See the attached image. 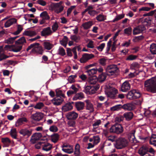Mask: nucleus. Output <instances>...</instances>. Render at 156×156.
Listing matches in <instances>:
<instances>
[{
    "label": "nucleus",
    "mask_w": 156,
    "mask_h": 156,
    "mask_svg": "<svg viewBox=\"0 0 156 156\" xmlns=\"http://www.w3.org/2000/svg\"><path fill=\"white\" fill-rule=\"evenodd\" d=\"M121 108H122V106L121 105H118L112 107L111 110L112 111L118 110Z\"/></svg>",
    "instance_id": "61"
},
{
    "label": "nucleus",
    "mask_w": 156,
    "mask_h": 156,
    "mask_svg": "<svg viewBox=\"0 0 156 156\" xmlns=\"http://www.w3.org/2000/svg\"><path fill=\"white\" fill-rule=\"evenodd\" d=\"M23 29V28L22 26L20 25H18L17 26V30L14 33V34L15 35H17L19 34Z\"/></svg>",
    "instance_id": "55"
},
{
    "label": "nucleus",
    "mask_w": 156,
    "mask_h": 156,
    "mask_svg": "<svg viewBox=\"0 0 156 156\" xmlns=\"http://www.w3.org/2000/svg\"><path fill=\"white\" fill-rule=\"evenodd\" d=\"M43 44L44 49L48 50L51 49L53 47L52 44L47 41L44 42Z\"/></svg>",
    "instance_id": "32"
},
{
    "label": "nucleus",
    "mask_w": 156,
    "mask_h": 156,
    "mask_svg": "<svg viewBox=\"0 0 156 156\" xmlns=\"http://www.w3.org/2000/svg\"><path fill=\"white\" fill-rule=\"evenodd\" d=\"M68 41V38L66 36H64L63 38L61 41H60V44L65 47H66Z\"/></svg>",
    "instance_id": "41"
},
{
    "label": "nucleus",
    "mask_w": 156,
    "mask_h": 156,
    "mask_svg": "<svg viewBox=\"0 0 156 156\" xmlns=\"http://www.w3.org/2000/svg\"><path fill=\"white\" fill-rule=\"evenodd\" d=\"M97 72V69H91L87 70L86 72L90 76H92L95 74Z\"/></svg>",
    "instance_id": "45"
},
{
    "label": "nucleus",
    "mask_w": 156,
    "mask_h": 156,
    "mask_svg": "<svg viewBox=\"0 0 156 156\" xmlns=\"http://www.w3.org/2000/svg\"><path fill=\"white\" fill-rule=\"evenodd\" d=\"M98 13V12L94 10H90L88 12V13L92 16H94L95 15L97 14Z\"/></svg>",
    "instance_id": "64"
},
{
    "label": "nucleus",
    "mask_w": 156,
    "mask_h": 156,
    "mask_svg": "<svg viewBox=\"0 0 156 156\" xmlns=\"http://www.w3.org/2000/svg\"><path fill=\"white\" fill-rule=\"evenodd\" d=\"M58 52V54L62 56H64L66 54L65 49L62 47L59 48Z\"/></svg>",
    "instance_id": "49"
},
{
    "label": "nucleus",
    "mask_w": 156,
    "mask_h": 156,
    "mask_svg": "<svg viewBox=\"0 0 156 156\" xmlns=\"http://www.w3.org/2000/svg\"><path fill=\"white\" fill-rule=\"evenodd\" d=\"M75 105L76 109L79 111L83 110L85 106L84 103L81 101L76 102Z\"/></svg>",
    "instance_id": "25"
},
{
    "label": "nucleus",
    "mask_w": 156,
    "mask_h": 156,
    "mask_svg": "<svg viewBox=\"0 0 156 156\" xmlns=\"http://www.w3.org/2000/svg\"><path fill=\"white\" fill-rule=\"evenodd\" d=\"M52 33L50 27H48L43 30L41 32V35L42 36H47L51 35Z\"/></svg>",
    "instance_id": "17"
},
{
    "label": "nucleus",
    "mask_w": 156,
    "mask_h": 156,
    "mask_svg": "<svg viewBox=\"0 0 156 156\" xmlns=\"http://www.w3.org/2000/svg\"><path fill=\"white\" fill-rule=\"evenodd\" d=\"M145 28L143 25H140L134 28L133 30V35H136L142 33L145 30Z\"/></svg>",
    "instance_id": "13"
},
{
    "label": "nucleus",
    "mask_w": 156,
    "mask_h": 156,
    "mask_svg": "<svg viewBox=\"0 0 156 156\" xmlns=\"http://www.w3.org/2000/svg\"><path fill=\"white\" fill-rule=\"evenodd\" d=\"M2 142L3 144V147H9L11 143V141L8 137L2 138L1 139Z\"/></svg>",
    "instance_id": "27"
},
{
    "label": "nucleus",
    "mask_w": 156,
    "mask_h": 156,
    "mask_svg": "<svg viewBox=\"0 0 156 156\" xmlns=\"http://www.w3.org/2000/svg\"><path fill=\"white\" fill-rule=\"evenodd\" d=\"M28 120L27 118L25 117H22L18 119L16 122L15 126L16 127L19 126L24 123H27Z\"/></svg>",
    "instance_id": "18"
},
{
    "label": "nucleus",
    "mask_w": 156,
    "mask_h": 156,
    "mask_svg": "<svg viewBox=\"0 0 156 156\" xmlns=\"http://www.w3.org/2000/svg\"><path fill=\"white\" fill-rule=\"evenodd\" d=\"M86 120L87 119L84 116L79 117L77 120V122L80 125H82L86 123L85 120Z\"/></svg>",
    "instance_id": "35"
},
{
    "label": "nucleus",
    "mask_w": 156,
    "mask_h": 156,
    "mask_svg": "<svg viewBox=\"0 0 156 156\" xmlns=\"http://www.w3.org/2000/svg\"><path fill=\"white\" fill-rule=\"evenodd\" d=\"M86 103V108L87 110L89 111L90 112H92L94 111V107L93 104L89 100H87L85 101Z\"/></svg>",
    "instance_id": "16"
},
{
    "label": "nucleus",
    "mask_w": 156,
    "mask_h": 156,
    "mask_svg": "<svg viewBox=\"0 0 156 156\" xmlns=\"http://www.w3.org/2000/svg\"><path fill=\"white\" fill-rule=\"evenodd\" d=\"M118 90L115 88L112 89V91H110L107 93L108 97L112 99L116 98V94L118 93Z\"/></svg>",
    "instance_id": "24"
},
{
    "label": "nucleus",
    "mask_w": 156,
    "mask_h": 156,
    "mask_svg": "<svg viewBox=\"0 0 156 156\" xmlns=\"http://www.w3.org/2000/svg\"><path fill=\"white\" fill-rule=\"evenodd\" d=\"M37 32L35 30H27L24 32L23 35L32 37L37 35Z\"/></svg>",
    "instance_id": "23"
},
{
    "label": "nucleus",
    "mask_w": 156,
    "mask_h": 156,
    "mask_svg": "<svg viewBox=\"0 0 156 156\" xmlns=\"http://www.w3.org/2000/svg\"><path fill=\"white\" fill-rule=\"evenodd\" d=\"M106 75L105 73H102L98 77V80L100 82L104 81L106 78Z\"/></svg>",
    "instance_id": "36"
},
{
    "label": "nucleus",
    "mask_w": 156,
    "mask_h": 156,
    "mask_svg": "<svg viewBox=\"0 0 156 156\" xmlns=\"http://www.w3.org/2000/svg\"><path fill=\"white\" fill-rule=\"evenodd\" d=\"M73 106L71 103H68L65 104L62 108V110L63 112H66L72 110Z\"/></svg>",
    "instance_id": "26"
},
{
    "label": "nucleus",
    "mask_w": 156,
    "mask_h": 156,
    "mask_svg": "<svg viewBox=\"0 0 156 156\" xmlns=\"http://www.w3.org/2000/svg\"><path fill=\"white\" fill-rule=\"evenodd\" d=\"M43 140H41L35 145V147L37 149L42 148Z\"/></svg>",
    "instance_id": "56"
},
{
    "label": "nucleus",
    "mask_w": 156,
    "mask_h": 156,
    "mask_svg": "<svg viewBox=\"0 0 156 156\" xmlns=\"http://www.w3.org/2000/svg\"><path fill=\"white\" fill-rule=\"evenodd\" d=\"M141 96V94L138 90L134 89L128 92L126 98L129 100H133L140 98Z\"/></svg>",
    "instance_id": "4"
},
{
    "label": "nucleus",
    "mask_w": 156,
    "mask_h": 156,
    "mask_svg": "<svg viewBox=\"0 0 156 156\" xmlns=\"http://www.w3.org/2000/svg\"><path fill=\"white\" fill-rule=\"evenodd\" d=\"M74 154L76 156H79L80 155V145L78 144H76L75 146Z\"/></svg>",
    "instance_id": "37"
},
{
    "label": "nucleus",
    "mask_w": 156,
    "mask_h": 156,
    "mask_svg": "<svg viewBox=\"0 0 156 156\" xmlns=\"http://www.w3.org/2000/svg\"><path fill=\"white\" fill-rule=\"evenodd\" d=\"M51 137L52 142L54 143H56L58 140L59 135L58 133H55L51 135Z\"/></svg>",
    "instance_id": "38"
},
{
    "label": "nucleus",
    "mask_w": 156,
    "mask_h": 156,
    "mask_svg": "<svg viewBox=\"0 0 156 156\" xmlns=\"http://www.w3.org/2000/svg\"><path fill=\"white\" fill-rule=\"evenodd\" d=\"M137 58V56L136 55H129L126 59L127 60H133Z\"/></svg>",
    "instance_id": "57"
},
{
    "label": "nucleus",
    "mask_w": 156,
    "mask_h": 156,
    "mask_svg": "<svg viewBox=\"0 0 156 156\" xmlns=\"http://www.w3.org/2000/svg\"><path fill=\"white\" fill-rule=\"evenodd\" d=\"M26 42V40L24 37H22L19 39L18 40L16 41V44L19 45H22Z\"/></svg>",
    "instance_id": "48"
},
{
    "label": "nucleus",
    "mask_w": 156,
    "mask_h": 156,
    "mask_svg": "<svg viewBox=\"0 0 156 156\" xmlns=\"http://www.w3.org/2000/svg\"><path fill=\"white\" fill-rule=\"evenodd\" d=\"M93 24V22L91 21H89L83 23L82 24V26L84 29L87 30L90 28Z\"/></svg>",
    "instance_id": "34"
},
{
    "label": "nucleus",
    "mask_w": 156,
    "mask_h": 156,
    "mask_svg": "<svg viewBox=\"0 0 156 156\" xmlns=\"http://www.w3.org/2000/svg\"><path fill=\"white\" fill-rule=\"evenodd\" d=\"M84 98V95L82 92H80L76 94L73 98V100H81Z\"/></svg>",
    "instance_id": "33"
},
{
    "label": "nucleus",
    "mask_w": 156,
    "mask_h": 156,
    "mask_svg": "<svg viewBox=\"0 0 156 156\" xmlns=\"http://www.w3.org/2000/svg\"><path fill=\"white\" fill-rule=\"evenodd\" d=\"M70 38L71 40L74 41L76 42H78L80 39V36H77L75 35L71 36Z\"/></svg>",
    "instance_id": "59"
},
{
    "label": "nucleus",
    "mask_w": 156,
    "mask_h": 156,
    "mask_svg": "<svg viewBox=\"0 0 156 156\" xmlns=\"http://www.w3.org/2000/svg\"><path fill=\"white\" fill-rule=\"evenodd\" d=\"M94 56V55L92 54H84L83 55L82 57L80 60V61L81 63H84L87 61L88 60L93 58Z\"/></svg>",
    "instance_id": "10"
},
{
    "label": "nucleus",
    "mask_w": 156,
    "mask_h": 156,
    "mask_svg": "<svg viewBox=\"0 0 156 156\" xmlns=\"http://www.w3.org/2000/svg\"><path fill=\"white\" fill-rule=\"evenodd\" d=\"M23 45H19L16 44L15 45L12 46V51L15 52L20 51L22 49Z\"/></svg>",
    "instance_id": "29"
},
{
    "label": "nucleus",
    "mask_w": 156,
    "mask_h": 156,
    "mask_svg": "<svg viewBox=\"0 0 156 156\" xmlns=\"http://www.w3.org/2000/svg\"><path fill=\"white\" fill-rule=\"evenodd\" d=\"M42 136V135L41 133H35L32 135L30 141L31 143L34 144L35 143L37 140H39Z\"/></svg>",
    "instance_id": "11"
},
{
    "label": "nucleus",
    "mask_w": 156,
    "mask_h": 156,
    "mask_svg": "<svg viewBox=\"0 0 156 156\" xmlns=\"http://www.w3.org/2000/svg\"><path fill=\"white\" fill-rule=\"evenodd\" d=\"M150 144L156 146V134H152L150 140Z\"/></svg>",
    "instance_id": "39"
},
{
    "label": "nucleus",
    "mask_w": 156,
    "mask_h": 156,
    "mask_svg": "<svg viewBox=\"0 0 156 156\" xmlns=\"http://www.w3.org/2000/svg\"><path fill=\"white\" fill-rule=\"evenodd\" d=\"M77 77V75H75L70 76L68 78V81L70 83H72L75 82V78Z\"/></svg>",
    "instance_id": "53"
},
{
    "label": "nucleus",
    "mask_w": 156,
    "mask_h": 156,
    "mask_svg": "<svg viewBox=\"0 0 156 156\" xmlns=\"http://www.w3.org/2000/svg\"><path fill=\"white\" fill-rule=\"evenodd\" d=\"M74 120H70L68 121L67 124L69 126L74 127L75 126V122Z\"/></svg>",
    "instance_id": "63"
},
{
    "label": "nucleus",
    "mask_w": 156,
    "mask_h": 156,
    "mask_svg": "<svg viewBox=\"0 0 156 156\" xmlns=\"http://www.w3.org/2000/svg\"><path fill=\"white\" fill-rule=\"evenodd\" d=\"M62 150L64 152L69 154L73 153L74 151L73 146L67 143H64L62 146Z\"/></svg>",
    "instance_id": "7"
},
{
    "label": "nucleus",
    "mask_w": 156,
    "mask_h": 156,
    "mask_svg": "<svg viewBox=\"0 0 156 156\" xmlns=\"http://www.w3.org/2000/svg\"><path fill=\"white\" fill-rule=\"evenodd\" d=\"M122 108L125 110L131 111L135 109V106L133 103H128L122 105Z\"/></svg>",
    "instance_id": "15"
},
{
    "label": "nucleus",
    "mask_w": 156,
    "mask_h": 156,
    "mask_svg": "<svg viewBox=\"0 0 156 156\" xmlns=\"http://www.w3.org/2000/svg\"><path fill=\"white\" fill-rule=\"evenodd\" d=\"M49 129L51 132H56L58 131V128L55 125H52L50 126Z\"/></svg>",
    "instance_id": "58"
},
{
    "label": "nucleus",
    "mask_w": 156,
    "mask_h": 156,
    "mask_svg": "<svg viewBox=\"0 0 156 156\" xmlns=\"http://www.w3.org/2000/svg\"><path fill=\"white\" fill-rule=\"evenodd\" d=\"M145 89L147 91L156 93V77L146 80L144 83Z\"/></svg>",
    "instance_id": "1"
},
{
    "label": "nucleus",
    "mask_w": 156,
    "mask_h": 156,
    "mask_svg": "<svg viewBox=\"0 0 156 156\" xmlns=\"http://www.w3.org/2000/svg\"><path fill=\"white\" fill-rule=\"evenodd\" d=\"M78 116V114L74 111L69 112L66 115L67 119L70 120H75Z\"/></svg>",
    "instance_id": "12"
},
{
    "label": "nucleus",
    "mask_w": 156,
    "mask_h": 156,
    "mask_svg": "<svg viewBox=\"0 0 156 156\" xmlns=\"http://www.w3.org/2000/svg\"><path fill=\"white\" fill-rule=\"evenodd\" d=\"M17 22V20L15 18H12L9 19L4 24V26L5 27H8L11 25Z\"/></svg>",
    "instance_id": "30"
},
{
    "label": "nucleus",
    "mask_w": 156,
    "mask_h": 156,
    "mask_svg": "<svg viewBox=\"0 0 156 156\" xmlns=\"http://www.w3.org/2000/svg\"><path fill=\"white\" fill-rule=\"evenodd\" d=\"M37 44H34V48H32L31 52L33 53H37L38 54L42 55L43 50L42 47L40 46V44L38 43H35Z\"/></svg>",
    "instance_id": "9"
},
{
    "label": "nucleus",
    "mask_w": 156,
    "mask_h": 156,
    "mask_svg": "<svg viewBox=\"0 0 156 156\" xmlns=\"http://www.w3.org/2000/svg\"><path fill=\"white\" fill-rule=\"evenodd\" d=\"M55 91L57 96H62L63 98H65V95L62 93V91L61 90L59 89H57Z\"/></svg>",
    "instance_id": "54"
},
{
    "label": "nucleus",
    "mask_w": 156,
    "mask_h": 156,
    "mask_svg": "<svg viewBox=\"0 0 156 156\" xmlns=\"http://www.w3.org/2000/svg\"><path fill=\"white\" fill-rule=\"evenodd\" d=\"M124 17V15L123 14H120L117 16L112 21L113 22H114L116 21H117L118 20L122 19Z\"/></svg>",
    "instance_id": "52"
},
{
    "label": "nucleus",
    "mask_w": 156,
    "mask_h": 156,
    "mask_svg": "<svg viewBox=\"0 0 156 156\" xmlns=\"http://www.w3.org/2000/svg\"><path fill=\"white\" fill-rule=\"evenodd\" d=\"M135 131H133L132 133L129 134L128 138L130 142L132 143H136L137 142L136 140L135 139L134 136Z\"/></svg>",
    "instance_id": "31"
},
{
    "label": "nucleus",
    "mask_w": 156,
    "mask_h": 156,
    "mask_svg": "<svg viewBox=\"0 0 156 156\" xmlns=\"http://www.w3.org/2000/svg\"><path fill=\"white\" fill-rule=\"evenodd\" d=\"M63 99L61 97L57 96L52 100V103L55 105H60L63 101Z\"/></svg>",
    "instance_id": "19"
},
{
    "label": "nucleus",
    "mask_w": 156,
    "mask_h": 156,
    "mask_svg": "<svg viewBox=\"0 0 156 156\" xmlns=\"http://www.w3.org/2000/svg\"><path fill=\"white\" fill-rule=\"evenodd\" d=\"M148 147L147 145H143L139 150L138 152L140 156H143L147 154L148 151Z\"/></svg>",
    "instance_id": "14"
},
{
    "label": "nucleus",
    "mask_w": 156,
    "mask_h": 156,
    "mask_svg": "<svg viewBox=\"0 0 156 156\" xmlns=\"http://www.w3.org/2000/svg\"><path fill=\"white\" fill-rule=\"evenodd\" d=\"M107 75L108 76H115L119 73V69L117 66L115 65H109L105 69Z\"/></svg>",
    "instance_id": "2"
},
{
    "label": "nucleus",
    "mask_w": 156,
    "mask_h": 156,
    "mask_svg": "<svg viewBox=\"0 0 156 156\" xmlns=\"http://www.w3.org/2000/svg\"><path fill=\"white\" fill-rule=\"evenodd\" d=\"M124 119L123 116L119 115L116 117L115 118V122H120L123 121Z\"/></svg>",
    "instance_id": "62"
},
{
    "label": "nucleus",
    "mask_w": 156,
    "mask_h": 156,
    "mask_svg": "<svg viewBox=\"0 0 156 156\" xmlns=\"http://www.w3.org/2000/svg\"><path fill=\"white\" fill-rule=\"evenodd\" d=\"M18 36L11 37L5 40V42L8 44L13 43L15 40L18 37Z\"/></svg>",
    "instance_id": "51"
},
{
    "label": "nucleus",
    "mask_w": 156,
    "mask_h": 156,
    "mask_svg": "<svg viewBox=\"0 0 156 156\" xmlns=\"http://www.w3.org/2000/svg\"><path fill=\"white\" fill-rule=\"evenodd\" d=\"M129 144V142L127 139L124 138L119 137L116 140L115 146L117 149H122L128 146Z\"/></svg>",
    "instance_id": "3"
},
{
    "label": "nucleus",
    "mask_w": 156,
    "mask_h": 156,
    "mask_svg": "<svg viewBox=\"0 0 156 156\" xmlns=\"http://www.w3.org/2000/svg\"><path fill=\"white\" fill-rule=\"evenodd\" d=\"M98 80L96 76H93L90 77L89 78L88 82L89 83L91 84H94L96 83Z\"/></svg>",
    "instance_id": "42"
},
{
    "label": "nucleus",
    "mask_w": 156,
    "mask_h": 156,
    "mask_svg": "<svg viewBox=\"0 0 156 156\" xmlns=\"http://www.w3.org/2000/svg\"><path fill=\"white\" fill-rule=\"evenodd\" d=\"M43 117V114L41 112H37L33 115L31 118L34 120L39 121Z\"/></svg>",
    "instance_id": "20"
},
{
    "label": "nucleus",
    "mask_w": 156,
    "mask_h": 156,
    "mask_svg": "<svg viewBox=\"0 0 156 156\" xmlns=\"http://www.w3.org/2000/svg\"><path fill=\"white\" fill-rule=\"evenodd\" d=\"M40 16L44 20H48L50 19L49 16L47 12L46 11H44L42 12Z\"/></svg>",
    "instance_id": "46"
},
{
    "label": "nucleus",
    "mask_w": 156,
    "mask_h": 156,
    "mask_svg": "<svg viewBox=\"0 0 156 156\" xmlns=\"http://www.w3.org/2000/svg\"><path fill=\"white\" fill-rule=\"evenodd\" d=\"M96 19L99 22H101L104 21L106 19V16L102 14H100L97 16Z\"/></svg>",
    "instance_id": "43"
},
{
    "label": "nucleus",
    "mask_w": 156,
    "mask_h": 156,
    "mask_svg": "<svg viewBox=\"0 0 156 156\" xmlns=\"http://www.w3.org/2000/svg\"><path fill=\"white\" fill-rule=\"evenodd\" d=\"M32 129L24 128L21 129L19 131V133L23 136L28 138L29 137L32 133Z\"/></svg>",
    "instance_id": "8"
},
{
    "label": "nucleus",
    "mask_w": 156,
    "mask_h": 156,
    "mask_svg": "<svg viewBox=\"0 0 156 156\" xmlns=\"http://www.w3.org/2000/svg\"><path fill=\"white\" fill-rule=\"evenodd\" d=\"M42 144V149L44 151H48L50 150L52 148V145L46 141H43Z\"/></svg>",
    "instance_id": "22"
},
{
    "label": "nucleus",
    "mask_w": 156,
    "mask_h": 156,
    "mask_svg": "<svg viewBox=\"0 0 156 156\" xmlns=\"http://www.w3.org/2000/svg\"><path fill=\"white\" fill-rule=\"evenodd\" d=\"M10 135L11 137L15 139H17V132L15 128L12 129L10 132Z\"/></svg>",
    "instance_id": "40"
},
{
    "label": "nucleus",
    "mask_w": 156,
    "mask_h": 156,
    "mask_svg": "<svg viewBox=\"0 0 156 156\" xmlns=\"http://www.w3.org/2000/svg\"><path fill=\"white\" fill-rule=\"evenodd\" d=\"M44 106V104L42 102H40L37 103L34 106V108L36 109H41L43 108Z\"/></svg>",
    "instance_id": "47"
},
{
    "label": "nucleus",
    "mask_w": 156,
    "mask_h": 156,
    "mask_svg": "<svg viewBox=\"0 0 156 156\" xmlns=\"http://www.w3.org/2000/svg\"><path fill=\"white\" fill-rule=\"evenodd\" d=\"M123 116L126 120L129 121L132 119L133 116V112H129L124 113Z\"/></svg>",
    "instance_id": "28"
},
{
    "label": "nucleus",
    "mask_w": 156,
    "mask_h": 156,
    "mask_svg": "<svg viewBox=\"0 0 156 156\" xmlns=\"http://www.w3.org/2000/svg\"><path fill=\"white\" fill-rule=\"evenodd\" d=\"M123 131V128L120 124L116 123L112 126L109 129L111 133L119 134L122 133Z\"/></svg>",
    "instance_id": "5"
},
{
    "label": "nucleus",
    "mask_w": 156,
    "mask_h": 156,
    "mask_svg": "<svg viewBox=\"0 0 156 156\" xmlns=\"http://www.w3.org/2000/svg\"><path fill=\"white\" fill-rule=\"evenodd\" d=\"M94 144H97L100 141V139L98 136H94Z\"/></svg>",
    "instance_id": "60"
},
{
    "label": "nucleus",
    "mask_w": 156,
    "mask_h": 156,
    "mask_svg": "<svg viewBox=\"0 0 156 156\" xmlns=\"http://www.w3.org/2000/svg\"><path fill=\"white\" fill-rule=\"evenodd\" d=\"M130 88V85L129 83L126 81L122 84L121 90L122 92H125L129 90Z\"/></svg>",
    "instance_id": "21"
},
{
    "label": "nucleus",
    "mask_w": 156,
    "mask_h": 156,
    "mask_svg": "<svg viewBox=\"0 0 156 156\" xmlns=\"http://www.w3.org/2000/svg\"><path fill=\"white\" fill-rule=\"evenodd\" d=\"M150 51L152 54H156V44L153 43L151 45Z\"/></svg>",
    "instance_id": "44"
},
{
    "label": "nucleus",
    "mask_w": 156,
    "mask_h": 156,
    "mask_svg": "<svg viewBox=\"0 0 156 156\" xmlns=\"http://www.w3.org/2000/svg\"><path fill=\"white\" fill-rule=\"evenodd\" d=\"M100 87L99 85L95 86H87L85 87L84 92L87 94H95Z\"/></svg>",
    "instance_id": "6"
},
{
    "label": "nucleus",
    "mask_w": 156,
    "mask_h": 156,
    "mask_svg": "<svg viewBox=\"0 0 156 156\" xmlns=\"http://www.w3.org/2000/svg\"><path fill=\"white\" fill-rule=\"evenodd\" d=\"M124 33L128 36L132 34V28L130 27H129L124 30Z\"/></svg>",
    "instance_id": "50"
}]
</instances>
